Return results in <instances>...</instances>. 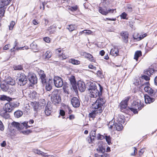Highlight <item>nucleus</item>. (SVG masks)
Returning a JSON list of instances; mask_svg holds the SVG:
<instances>
[{
    "label": "nucleus",
    "instance_id": "nucleus-1",
    "mask_svg": "<svg viewBox=\"0 0 157 157\" xmlns=\"http://www.w3.org/2000/svg\"><path fill=\"white\" fill-rule=\"evenodd\" d=\"M98 85L99 90H98L96 84L94 82L90 81L87 83L86 87L90 93L91 97L96 98L102 95L103 87L100 84H98Z\"/></svg>",
    "mask_w": 157,
    "mask_h": 157
},
{
    "label": "nucleus",
    "instance_id": "nucleus-2",
    "mask_svg": "<svg viewBox=\"0 0 157 157\" xmlns=\"http://www.w3.org/2000/svg\"><path fill=\"white\" fill-rule=\"evenodd\" d=\"M105 103L103 99L99 98L93 105L94 110L89 113L90 117H94L97 114H100L102 113L104 109L103 105Z\"/></svg>",
    "mask_w": 157,
    "mask_h": 157
},
{
    "label": "nucleus",
    "instance_id": "nucleus-3",
    "mask_svg": "<svg viewBox=\"0 0 157 157\" xmlns=\"http://www.w3.org/2000/svg\"><path fill=\"white\" fill-rule=\"evenodd\" d=\"M12 98L9 97L5 95H1L0 98V100L2 101L6 100L9 102L6 103L3 107V109L6 111H8V112L10 113L14 109L19 105V103L17 102H12L10 101H12Z\"/></svg>",
    "mask_w": 157,
    "mask_h": 157
},
{
    "label": "nucleus",
    "instance_id": "nucleus-4",
    "mask_svg": "<svg viewBox=\"0 0 157 157\" xmlns=\"http://www.w3.org/2000/svg\"><path fill=\"white\" fill-rule=\"evenodd\" d=\"M96 151L98 153L94 154L95 157H109V154L105 152V148L103 145L98 144Z\"/></svg>",
    "mask_w": 157,
    "mask_h": 157
},
{
    "label": "nucleus",
    "instance_id": "nucleus-5",
    "mask_svg": "<svg viewBox=\"0 0 157 157\" xmlns=\"http://www.w3.org/2000/svg\"><path fill=\"white\" fill-rule=\"evenodd\" d=\"M51 101L52 103L55 105H57L60 103L61 98L59 91L57 90H54L52 93Z\"/></svg>",
    "mask_w": 157,
    "mask_h": 157
},
{
    "label": "nucleus",
    "instance_id": "nucleus-6",
    "mask_svg": "<svg viewBox=\"0 0 157 157\" xmlns=\"http://www.w3.org/2000/svg\"><path fill=\"white\" fill-rule=\"evenodd\" d=\"M149 82H145L142 85L141 87H144V91L147 93L149 95L153 97H155L156 96V92L149 86Z\"/></svg>",
    "mask_w": 157,
    "mask_h": 157
},
{
    "label": "nucleus",
    "instance_id": "nucleus-7",
    "mask_svg": "<svg viewBox=\"0 0 157 157\" xmlns=\"http://www.w3.org/2000/svg\"><path fill=\"white\" fill-rule=\"evenodd\" d=\"M28 123V122L25 121L22 123L20 124L18 122L14 121L11 123V125L12 127L16 128L18 130H20L23 129L25 127L26 129L33 126L32 125H29Z\"/></svg>",
    "mask_w": 157,
    "mask_h": 157
},
{
    "label": "nucleus",
    "instance_id": "nucleus-8",
    "mask_svg": "<svg viewBox=\"0 0 157 157\" xmlns=\"http://www.w3.org/2000/svg\"><path fill=\"white\" fill-rule=\"evenodd\" d=\"M130 98L128 97L125 98L124 100L121 101L120 103V109L121 112L127 113L129 111V108L127 107L128 102L129 101Z\"/></svg>",
    "mask_w": 157,
    "mask_h": 157
},
{
    "label": "nucleus",
    "instance_id": "nucleus-9",
    "mask_svg": "<svg viewBox=\"0 0 157 157\" xmlns=\"http://www.w3.org/2000/svg\"><path fill=\"white\" fill-rule=\"evenodd\" d=\"M17 80L18 84L20 86L25 85L28 82L26 75L22 73L18 75Z\"/></svg>",
    "mask_w": 157,
    "mask_h": 157
},
{
    "label": "nucleus",
    "instance_id": "nucleus-10",
    "mask_svg": "<svg viewBox=\"0 0 157 157\" xmlns=\"http://www.w3.org/2000/svg\"><path fill=\"white\" fill-rule=\"evenodd\" d=\"M132 107H128L129 110L133 112L134 114L138 113L137 109L138 110H140L141 109V107L140 106V104L138 101H134L132 104Z\"/></svg>",
    "mask_w": 157,
    "mask_h": 157
},
{
    "label": "nucleus",
    "instance_id": "nucleus-11",
    "mask_svg": "<svg viewBox=\"0 0 157 157\" xmlns=\"http://www.w3.org/2000/svg\"><path fill=\"white\" fill-rule=\"evenodd\" d=\"M99 12L101 13V14L103 15H106L109 13H113L114 12V11H115V12H116V9H109L106 7H99Z\"/></svg>",
    "mask_w": 157,
    "mask_h": 157
},
{
    "label": "nucleus",
    "instance_id": "nucleus-12",
    "mask_svg": "<svg viewBox=\"0 0 157 157\" xmlns=\"http://www.w3.org/2000/svg\"><path fill=\"white\" fill-rule=\"evenodd\" d=\"M28 78L30 83L32 84H35L37 82V77L36 75L34 73H29Z\"/></svg>",
    "mask_w": 157,
    "mask_h": 157
},
{
    "label": "nucleus",
    "instance_id": "nucleus-13",
    "mask_svg": "<svg viewBox=\"0 0 157 157\" xmlns=\"http://www.w3.org/2000/svg\"><path fill=\"white\" fill-rule=\"evenodd\" d=\"M54 82L55 86L58 88L61 87L63 85L62 79L59 77H55L54 79Z\"/></svg>",
    "mask_w": 157,
    "mask_h": 157
},
{
    "label": "nucleus",
    "instance_id": "nucleus-14",
    "mask_svg": "<svg viewBox=\"0 0 157 157\" xmlns=\"http://www.w3.org/2000/svg\"><path fill=\"white\" fill-rule=\"evenodd\" d=\"M68 79L70 81V83L73 89L75 91L77 90V83L75 77L73 75H71L68 77Z\"/></svg>",
    "mask_w": 157,
    "mask_h": 157
},
{
    "label": "nucleus",
    "instance_id": "nucleus-15",
    "mask_svg": "<svg viewBox=\"0 0 157 157\" xmlns=\"http://www.w3.org/2000/svg\"><path fill=\"white\" fill-rule=\"evenodd\" d=\"M71 102L73 107L75 108L78 107L80 105V101L76 97H74L71 99Z\"/></svg>",
    "mask_w": 157,
    "mask_h": 157
},
{
    "label": "nucleus",
    "instance_id": "nucleus-16",
    "mask_svg": "<svg viewBox=\"0 0 157 157\" xmlns=\"http://www.w3.org/2000/svg\"><path fill=\"white\" fill-rule=\"evenodd\" d=\"M40 81L42 85L45 84L46 82L48 81H47L46 77L45 74L44 73V71L41 70L40 73L39 74Z\"/></svg>",
    "mask_w": 157,
    "mask_h": 157
},
{
    "label": "nucleus",
    "instance_id": "nucleus-17",
    "mask_svg": "<svg viewBox=\"0 0 157 157\" xmlns=\"http://www.w3.org/2000/svg\"><path fill=\"white\" fill-rule=\"evenodd\" d=\"M123 42L125 43L128 42L129 34L126 31H122L121 33Z\"/></svg>",
    "mask_w": 157,
    "mask_h": 157
},
{
    "label": "nucleus",
    "instance_id": "nucleus-18",
    "mask_svg": "<svg viewBox=\"0 0 157 157\" xmlns=\"http://www.w3.org/2000/svg\"><path fill=\"white\" fill-rule=\"evenodd\" d=\"M77 86L80 92H84L86 89V86L84 82L81 81L78 82Z\"/></svg>",
    "mask_w": 157,
    "mask_h": 157
},
{
    "label": "nucleus",
    "instance_id": "nucleus-19",
    "mask_svg": "<svg viewBox=\"0 0 157 157\" xmlns=\"http://www.w3.org/2000/svg\"><path fill=\"white\" fill-rule=\"evenodd\" d=\"M52 108L50 104L47 103L45 107L44 112L47 116L50 115L51 113Z\"/></svg>",
    "mask_w": 157,
    "mask_h": 157
},
{
    "label": "nucleus",
    "instance_id": "nucleus-20",
    "mask_svg": "<svg viewBox=\"0 0 157 157\" xmlns=\"http://www.w3.org/2000/svg\"><path fill=\"white\" fill-rule=\"evenodd\" d=\"M144 100L146 104H150L154 102L155 101L154 98L151 97L147 94L144 95Z\"/></svg>",
    "mask_w": 157,
    "mask_h": 157
},
{
    "label": "nucleus",
    "instance_id": "nucleus-21",
    "mask_svg": "<svg viewBox=\"0 0 157 157\" xmlns=\"http://www.w3.org/2000/svg\"><path fill=\"white\" fill-rule=\"evenodd\" d=\"M52 80L49 79L48 81L46 82L45 84L43 85V86H45V89L48 91H50L52 89Z\"/></svg>",
    "mask_w": 157,
    "mask_h": 157
},
{
    "label": "nucleus",
    "instance_id": "nucleus-22",
    "mask_svg": "<svg viewBox=\"0 0 157 157\" xmlns=\"http://www.w3.org/2000/svg\"><path fill=\"white\" fill-rule=\"evenodd\" d=\"M8 111H5L4 109L0 112V115L5 119H8L10 117V115Z\"/></svg>",
    "mask_w": 157,
    "mask_h": 157
},
{
    "label": "nucleus",
    "instance_id": "nucleus-23",
    "mask_svg": "<svg viewBox=\"0 0 157 157\" xmlns=\"http://www.w3.org/2000/svg\"><path fill=\"white\" fill-rule=\"evenodd\" d=\"M19 43L18 42H17V40H16L14 43V46L13 47V48H12L10 50V51L11 52H13L15 51V49L19 50H22L24 49V47H20V48H17V47L18 44Z\"/></svg>",
    "mask_w": 157,
    "mask_h": 157
},
{
    "label": "nucleus",
    "instance_id": "nucleus-24",
    "mask_svg": "<svg viewBox=\"0 0 157 157\" xmlns=\"http://www.w3.org/2000/svg\"><path fill=\"white\" fill-rule=\"evenodd\" d=\"M5 82L11 86L14 85L15 84V82L14 79H12L10 77L7 78Z\"/></svg>",
    "mask_w": 157,
    "mask_h": 157
},
{
    "label": "nucleus",
    "instance_id": "nucleus-25",
    "mask_svg": "<svg viewBox=\"0 0 157 157\" xmlns=\"http://www.w3.org/2000/svg\"><path fill=\"white\" fill-rule=\"evenodd\" d=\"M155 72L154 69L152 68H148L144 71V73L145 75H147L149 76H150L152 75Z\"/></svg>",
    "mask_w": 157,
    "mask_h": 157
},
{
    "label": "nucleus",
    "instance_id": "nucleus-26",
    "mask_svg": "<svg viewBox=\"0 0 157 157\" xmlns=\"http://www.w3.org/2000/svg\"><path fill=\"white\" fill-rule=\"evenodd\" d=\"M0 87L3 91H6L9 89V87L8 84L5 82L3 83H1Z\"/></svg>",
    "mask_w": 157,
    "mask_h": 157
},
{
    "label": "nucleus",
    "instance_id": "nucleus-27",
    "mask_svg": "<svg viewBox=\"0 0 157 157\" xmlns=\"http://www.w3.org/2000/svg\"><path fill=\"white\" fill-rule=\"evenodd\" d=\"M114 127H115L116 129L120 131L122 130L123 128L122 124L120 122L117 121V122H115L114 123Z\"/></svg>",
    "mask_w": 157,
    "mask_h": 157
},
{
    "label": "nucleus",
    "instance_id": "nucleus-28",
    "mask_svg": "<svg viewBox=\"0 0 157 157\" xmlns=\"http://www.w3.org/2000/svg\"><path fill=\"white\" fill-rule=\"evenodd\" d=\"M1 1L0 4L1 5L0 8H3V7L5 6L8 5L11 0H0Z\"/></svg>",
    "mask_w": 157,
    "mask_h": 157
},
{
    "label": "nucleus",
    "instance_id": "nucleus-29",
    "mask_svg": "<svg viewBox=\"0 0 157 157\" xmlns=\"http://www.w3.org/2000/svg\"><path fill=\"white\" fill-rule=\"evenodd\" d=\"M56 27L54 25H52L48 27L47 30L49 32L50 34H52L56 32L55 29L56 28Z\"/></svg>",
    "mask_w": 157,
    "mask_h": 157
},
{
    "label": "nucleus",
    "instance_id": "nucleus-30",
    "mask_svg": "<svg viewBox=\"0 0 157 157\" xmlns=\"http://www.w3.org/2000/svg\"><path fill=\"white\" fill-rule=\"evenodd\" d=\"M142 52L140 51H136L134 54V59H135L136 61H137L139 57L141 56Z\"/></svg>",
    "mask_w": 157,
    "mask_h": 157
},
{
    "label": "nucleus",
    "instance_id": "nucleus-31",
    "mask_svg": "<svg viewBox=\"0 0 157 157\" xmlns=\"http://www.w3.org/2000/svg\"><path fill=\"white\" fill-rule=\"evenodd\" d=\"M22 114V112L19 110H17L14 113V115L15 117L17 118L21 117Z\"/></svg>",
    "mask_w": 157,
    "mask_h": 157
},
{
    "label": "nucleus",
    "instance_id": "nucleus-32",
    "mask_svg": "<svg viewBox=\"0 0 157 157\" xmlns=\"http://www.w3.org/2000/svg\"><path fill=\"white\" fill-rule=\"evenodd\" d=\"M118 49L117 48H114V49L111 50L110 53L113 56H114L115 54L117 56L118 55Z\"/></svg>",
    "mask_w": 157,
    "mask_h": 157
},
{
    "label": "nucleus",
    "instance_id": "nucleus-33",
    "mask_svg": "<svg viewBox=\"0 0 157 157\" xmlns=\"http://www.w3.org/2000/svg\"><path fill=\"white\" fill-rule=\"evenodd\" d=\"M46 102L43 99L38 103V106H40V108H44L46 106Z\"/></svg>",
    "mask_w": 157,
    "mask_h": 157
},
{
    "label": "nucleus",
    "instance_id": "nucleus-34",
    "mask_svg": "<svg viewBox=\"0 0 157 157\" xmlns=\"http://www.w3.org/2000/svg\"><path fill=\"white\" fill-rule=\"evenodd\" d=\"M147 36V35L146 33H144L143 34V35H140L139 36V37H136L135 36H133V39L134 40H137L139 41L140 40H142L143 38H144V37L146 36Z\"/></svg>",
    "mask_w": 157,
    "mask_h": 157
},
{
    "label": "nucleus",
    "instance_id": "nucleus-35",
    "mask_svg": "<svg viewBox=\"0 0 157 157\" xmlns=\"http://www.w3.org/2000/svg\"><path fill=\"white\" fill-rule=\"evenodd\" d=\"M86 57L87 58L89 59V60L91 62H94L95 61V60L94 59L93 56L89 53H86Z\"/></svg>",
    "mask_w": 157,
    "mask_h": 157
},
{
    "label": "nucleus",
    "instance_id": "nucleus-36",
    "mask_svg": "<svg viewBox=\"0 0 157 157\" xmlns=\"http://www.w3.org/2000/svg\"><path fill=\"white\" fill-rule=\"evenodd\" d=\"M69 62L74 65H78L80 63L79 61L72 59H71L69 60Z\"/></svg>",
    "mask_w": 157,
    "mask_h": 157
},
{
    "label": "nucleus",
    "instance_id": "nucleus-37",
    "mask_svg": "<svg viewBox=\"0 0 157 157\" xmlns=\"http://www.w3.org/2000/svg\"><path fill=\"white\" fill-rule=\"evenodd\" d=\"M31 48L33 50L38 49V47L36 42H33L30 44Z\"/></svg>",
    "mask_w": 157,
    "mask_h": 157
},
{
    "label": "nucleus",
    "instance_id": "nucleus-38",
    "mask_svg": "<svg viewBox=\"0 0 157 157\" xmlns=\"http://www.w3.org/2000/svg\"><path fill=\"white\" fill-rule=\"evenodd\" d=\"M5 12V10L4 8H0V22L3 17L4 16ZM1 26V23H0V26Z\"/></svg>",
    "mask_w": 157,
    "mask_h": 157
},
{
    "label": "nucleus",
    "instance_id": "nucleus-39",
    "mask_svg": "<svg viewBox=\"0 0 157 157\" xmlns=\"http://www.w3.org/2000/svg\"><path fill=\"white\" fill-rule=\"evenodd\" d=\"M33 152L36 154H38L41 155H42L44 156V152H42V151L39 150L37 149H34Z\"/></svg>",
    "mask_w": 157,
    "mask_h": 157
},
{
    "label": "nucleus",
    "instance_id": "nucleus-40",
    "mask_svg": "<svg viewBox=\"0 0 157 157\" xmlns=\"http://www.w3.org/2000/svg\"><path fill=\"white\" fill-rule=\"evenodd\" d=\"M97 75L98 76L101 78L104 77V75L101 71H98L97 73Z\"/></svg>",
    "mask_w": 157,
    "mask_h": 157
},
{
    "label": "nucleus",
    "instance_id": "nucleus-41",
    "mask_svg": "<svg viewBox=\"0 0 157 157\" xmlns=\"http://www.w3.org/2000/svg\"><path fill=\"white\" fill-rule=\"evenodd\" d=\"M67 29L70 31L72 32L75 29V26L73 25H68Z\"/></svg>",
    "mask_w": 157,
    "mask_h": 157
},
{
    "label": "nucleus",
    "instance_id": "nucleus-42",
    "mask_svg": "<svg viewBox=\"0 0 157 157\" xmlns=\"http://www.w3.org/2000/svg\"><path fill=\"white\" fill-rule=\"evenodd\" d=\"M105 138L108 144L110 145L111 143V138L110 136H105Z\"/></svg>",
    "mask_w": 157,
    "mask_h": 157
},
{
    "label": "nucleus",
    "instance_id": "nucleus-43",
    "mask_svg": "<svg viewBox=\"0 0 157 157\" xmlns=\"http://www.w3.org/2000/svg\"><path fill=\"white\" fill-rule=\"evenodd\" d=\"M44 55L46 58L48 59H49L51 56V53L49 51H47Z\"/></svg>",
    "mask_w": 157,
    "mask_h": 157
},
{
    "label": "nucleus",
    "instance_id": "nucleus-44",
    "mask_svg": "<svg viewBox=\"0 0 157 157\" xmlns=\"http://www.w3.org/2000/svg\"><path fill=\"white\" fill-rule=\"evenodd\" d=\"M105 136H103L101 135L99 133L97 136L96 138L98 140H102L105 138Z\"/></svg>",
    "mask_w": 157,
    "mask_h": 157
},
{
    "label": "nucleus",
    "instance_id": "nucleus-45",
    "mask_svg": "<svg viewBox=\"0 0 157 157\" xmlns=\"http://www.w3.org/2000/svg\"><path fill=\"white\" fill-rule=\"evenodd\" d=\"M126 10L130 13L132 11V9L131 5L128 4L127 5Z\"/></svg>",
    "mask_w": 157,
    "mask_h": 157
},
{
    "label": "nucleus",
    "instance_id": "nucleus-46",
    "mask_svg": "<svg viewBox=\"0 0 157 157\" xmlns=\"http://www.w3.org/2000/svg\"><path fill=\"white\" fill-rule=\"evenodd\" d=\"M14 69L15 70H21L23 69L21 65H18L15 66L14 67Z\"/></svg>",
    "mask_w": 157,
    "mask_h": 157
},
{
    "label": "nucleus",
    "instance_id": "nucleus-47",
    "mask_svg": "<svg viewBox=\"0 0 157 157\" xmlns=\"http://www.w3.org/2000/svg\"><path fill=\"white\" fill-rule=\"evenodd\" d=\"M40 106H39L38 105H34L33 107V109L36 112V113H37V112L39 111V109H40Z\"/></svg>",
    "mask_w": 157,
    "mask_h": 157
},
{
    "label": "nucleus",
    "instance_id": "nucleus-48",
    "mask_svg": "<svg viewBox=\"0 0 157 157\" xmlns=\"http://www.w3.org/2000/svg\"><path fill=\"white\" fill-rule=\"evenodd\" d=\"M127 16V14L125 12H123L121 14L120 16L121 18L123 19H127V18H126Z\"/></svg>",
    "mask_w": 157,
    "mask_h": 157
},
{
    "label": "nucleus",
    "instance_id": "nucleus-49",
    "mask_svg": "<svg viewBox=\"0 0 157 157\" xmlns=\"http://www.w3.org/2000/svg\"><path fill=\"white\" fill-rule=\"evenodd\" d=\"M96 130L92 131L90 133V136L92 137L96 136Z\"/></svg>",
    "mask_w": 157,
    "mask_h": 157
},
{
    "label": "nucleus",
    "instance_id": "nucleus-50",
    "mask_svg": "<svg viewBox=\"0 0 157 157\" xmlns=\"http://www.w3.org/2000/svg\"><path fill=\"white\" fill-rule=\"evenodd\" d=\"M141 77L142 79H144L147 81H149L150 79V78L148 76L145 75H142Z\"/></svg>",
    "mask_w": 157,
    "mask_h": 157
},
{
    "label": "nucleus",
    "instance_id": "nucleus-51",
    "mask_svg": "<svg viewBox=\"0 0 157 157\" xmlns=\"http://www.w3.org/2000/svg\"><path fill=\"white\" fill-rule=\"evenodd\" d=\"M15 24V23L13 21H12L10 24V25L9 26V29L11 30L13 28L14 25Z\"/></svg>",
    "mask_w": 157,
    "mask_h": 157
},
{
    "label": "nucleus",
    "instance_id": "nucleus-52",
    "mask_svg": "<svg viewBox=\"0 0 157 157\" xmlns=\"http://www.w3.org/2000/svg\"><path fill=\"white\" fill-rule=\"evenodd\" d=\"M82 32L86 34H89L92 33V31L89 30H85L82 31Z\"/></svg>",
    "mask_w": 157,
    "mask_h": 157
},
{
    "label": "nucleus",
    "instance_id": "nucleus-53",
    "mask_svg": "<svg viewBox=\"0 0 157 157\" xmlns=\"http://www.w3.org/2000/svg\"><path fill=\"white\" fill-rule=\"evenodd\" d=\"M4 129V126L2 121L0 120V130L1 131H3Z\"/></svg>",
    "mask_w": 157,
    "mask_h": 157
},
{
    "label": "nucleus",
    "instance_id": "nucleus-54",
    "mask_svg": "<svg viewBox=\"0 0 157 157\" xmlns=\"http://www.w3.org/2000/svg\"><path fill=\"white\" fill-rule=\"evenodd\" d=\"M43 39L46 42L49 43L50 42V38L48 37H45Z\"/></svg>",
    "mask_w": 157,
    "mask_h": 157
},
{
    "label": "nucleus",
    "instance_id": "nucleus-55",
    "mask_svg": "<svg viewBox=\"0 0 157 157\" xmlns=\"http://www.w3.org/2000/svg\"><path fill=\"white\" fill-rule=\"evenodd\" d=\"M59 114L61 116L63 117L65 115V112L63 110L61 109L60 110Z\"/></svg>",
    "mask_w": 157,
    "mask_h": 157
},
{
    "label": "nucleus",
    "instance_id": "nucleus-56",
    "mask_svg": "<svg viewBox=\"0 0 157 157\" xmlns=\"http://www.w3.org/2000/svg\"><path fill=\"white\" fill-rule=\"evenodd\" d=\"M46 4V3L45 2H44L42 3V5L40 6V9H42V8L43 10H44V6Z\"/></svg>",
    "mask_w": 157,
    "mask_h": 157
},
{
    "label": "nucleus",
    "instance_id": "nucleus-57",
    "mask_svg": "<svg viewBox=\"0 0 157 157\" xmlns=\"http://www.w3.org/2000/svg\"><path fill=\"white\" fill-rule=\"evenodd\" d=\"M88 67L90 69H93L94 70H96V68L92 64H90L88 66Z\"/></svg>",
    "mask_w": 157,
    "mask_h": 157
},
{
    "label": "nucleus",
    "instance_id": "nucleus-58",
    "mask_svg": "<svg viewBox=\"0 0 157 157\" xmlns=\"http://www.w3.org/2000/svg\"><path fill=\"white\" fill-rule=\"evenodd\" d=\"M86 140L89 143H92L90 136L87 137L86 138Z\"/></svg>",
    "mask_w": 157,
    "mask_h": 157
},
{
    "label": "nucleus",
    "instance_id": "nucleus-59",
    "mask_svg": "<svg viewBox=\"0 0 157 157\" xmlns=\"http://www.w3.org/2000/svg\"><path fill=\"white\" fill-rule=\"evenodd\" d=\"M134 149V152L133 153H132L131 154V155L132 156H134L135 155V153L136 152H137V149L135 147H134L133 148Z\"/></svg>",
    "mask_w": 157,
    "mask_h": 157
},
{
    "label": "nucleus",
    "instance_id": "nucleus-60",
    "mask_svg": "<svg viewBox=\"0 0 157 157\" xmlns=\"http://www.w3.org/2000/svg\"><path fill=\"white\" fill-rule=\"evenodd\" d=\"M113 123V122L111 121H110L109 122V124H108V127L109 128L112 129L113 128V125H114V124H113V125H112V123Z\"/></svg>",
    "mask_w": 157,
    "mask_h": 157
},
{
    "label": "nucleus",
    "instance_id": "nucleus-61",
    "mask_svg": "<svg viewBox=\"0 0 157 157\" xmlns=\"http://www.w3.org/2000/svg\"><path fill=\"white\" fill-rule=\"evenodd\" d=\"M31 132V131H30V130H27L26 131H24L23 132V133L24 134H29V133H30Z\"/></svg>",
    "mask_w": 157,
    "mask_h": 157
},
{
    "label": "nucleus",
    "instance_id": "nucleus-62",
    "mask_svg": "<svg viewBox=\"0 0 157 157\" xmlns=\"http://www.w3.org/2000/svg\"><path fill=\"white\" fill-rule=\"evenodd\" d=\"M56 52L57 54H59L61 52V48L56 49Z\"/></svg>",
    "mask_w": 157,
    "mask_h": 157
},
{
    "label": "nucleus",
    "instance_id": "nucleus-63",
    "mask_svg": "<svg viewBox=\"0 0 157 157\" xmlns=\"http://www.w3.org/2000/svg\"><path fill=\"white\" fill-rule=\"evenodd\" d=\"M77 9V6L72 7L71 8V10L72 11H76Z\"/></svg>",
    "mask_w": 157,
    "mask_h": 157
},
{
    "label": "nucleus",
    "instance_id": "nucleus-64",
    "mask_svg": "<svg viewBox=\"0 0 157 157\" xmlns=\"http://www.w3.org/2000/svg\"><path fill=\"white\" fill-rule=\"evenodd\" d=\"M6 145V143L5 141H3L1 144V145L2 147H4Z\"/></svg>",
    "mask_w": 157,
    "mask_h": 157
}]
</instances>
